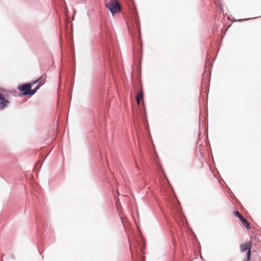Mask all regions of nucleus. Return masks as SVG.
<instances>
[{
    "mask_svg": "<svg viewBox=\"0 0 261 261\" xmlns=\"http://www.w3.org/2000/svg\"><path fill=\"white\" fill-rule=\"evenodd\" d=\"M106 7L110 11L112 15L121 11V6L117 0H111L106 4Z\"/></svg>",
    "mask_w": 261,
    "mask_h": 261,
    "instance_id": "1",
    "label": "nucleus"
},
{
    "mask_svg": "<svg viewBox=\"0 0 261 261\" xmlns=\"http://www.w3.org/2000/svg\"><path fill=\"white\" fill-rule=\"evenodd\" d=\"M252 246V245L251 242H248L240 245V251L241 252H244L246 251H247L246 258L244 259L243 261L250 260V256L251 254V248Z\"/></svg>",
    "mask_w": 261,
    "mask_h": 261,
    "instance_id": "2",
    "label": "nucleus"
},
{
    "mask_svg": "<svg viewBox=\"0 0 261 261\" xmlns=\"http://www.w3.org/2000/svg\"><path fill=\"white\" fill-rule=\"evenodd\" d=\"M233 214L234 216L239 218L240 220L242 222V224L247 229H250L249 223L248 222L246 219L243 217L240 212L237 211L234 212Z\"/></svg>",
    "mask_w": 261,
    "mask_h": 261,
    "instance_id": "3",
    "label": "nucleus"
},
{
    "mask_svg": "<svg viewBox=\"0 0 261 261\" xmlns=\"http://www.w3.org/2000/svg\"><path fill=\"white\" fill-rule=\"evenodd\" d=\"M34 84V83L31 84H25L18 87V89L21 91H23V95H27L29 94H25L26 92H29L30 89L32 88V85Z\"/></svg>",
    "mask_w": 261,
    "mask_h": 261,
    "instance_id": "4",
    "label": "nucleus"
},
{
    "mask_svg": "<svg viewBox=\"0 0 261 261\" xmlns=\"http://www.w3.org/2000/svg\"><path fill=\"white\" fill-rule=\"evenodd\" d=\"M9 103L10 102L8 100L6 99L4 96L0 93V109H5Z\"/></svg>",
    "mask_w": 261,
    "mask_h": 261,
    "instance_id": "5",
    "label": "nucleus"
},
{
    "mask_svg": "<svg viewBox=\"0 0 261 261\" xmlns=\"http://www.w3.org/2000/svg\"><path fill=\"white\" fill-rule=\"evenodd\" d=\"M46 75L44 74V75H42L41 76H40L36 81L35 82H34L33 83H34V84L36 83H39L38 85H37V86H39V87L40 88V87L44 83H45V80H46Z\"/></svg>",
    "mask_w": 261,
    "mask_h": 261,
    "instance_id": "6",
    "label": "nucleus"
},
{
    "mask_svg": "<svg viewBox=\"0 0 261 261\" xmlns=\"http://www.w3.org/2000/svg\"><path fill=\"white\" fill-rule=\"evenodd\" d=\"M143 99V90L141 89L138 93L136 97V100L138 105L140 104V102Z\"/></svg>",
    "mask_w": 261,
    "mask_h": 261,
    "instance_id": "7",
    "label": "nucleus"
},
{
    "mask_svg": "<svg viewBox=\"0 0 261 261\" xmlns=\"http://www.w3.org/2000/svg\"><path fill=\"white\" fill-rule=\"evenodd\" d=\"M39 88V86H37L34 89L31 90L30 89L29 92H26L25 94H29L30 95H32L35 94L37 90Z\"/></svg>",
    "mask_w": 261,
    "mask_h": 261,
    "instance_id": "8",
    "label": "nucleus"
},
{
    "mask_svg": "<svg viewBox=\"0 0 261 261\" xmlns=\"http://www.w3.org/2000/svg\"><path fill=\"white\" fill-rule=\"evenodd\" d=\"M136 24H137V28L138 29V31H140V23L138 21V20H136Z\"/></svg>",
    "mask_w": 261,
    "mask_h": 261,
    "instance_id": "9",
    "label": "nucleus"
}]
</instances>
